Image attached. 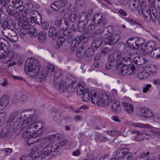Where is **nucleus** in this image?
I'll list each match as a JSON object with an SVG mask.
<instances>
[{
    "mask_svg": "<svg viewBox=\"0 0 160 160\" xmlns=\"http://www.w3.org/2000/svg\"><path fill=\"white\" fill-rule=\"evenodd\" d=\"M133 62L138 65H141L144 64L143 58L141 56L135 57L133 59Z\"/></svg>",
    "mask_w": 160,
    "mask_h": 160,
    "instance_id": "c85d7f7f",
    "label": "nucleus"
},
{
    "mask_svg": "<svg viewBox=\"0 0 160 160\" xmlns=\"http://www.w3.org/2000/svg\"><path fill=\"white\" fill-rule=\"evenodd\" d=\"M121 34L120 30H116L112 35L110 32L105 34L104 41L106 45H113L117 43L119 41Z\"/></svg>",
    "mask_w": 160,
    "mask_h": 160,
    "instance_id": "20e7f679",
    "label": "nucleus"
},
{
    "mask_svg": "<svg viewBox=\"0 0 160 160\" xmlns=\"http://www.w3.org/2000/svg\"><path fill=\"white\" fill-rule=\"evenodd\" d=\"M68 21H70L71 22H74L77 17V15L75 12H69L68 14Z\"/></svg>",
    "mask_w": 160,
    "mask_h": 160,
    "instance_id": "f704fd0d",
    "label": "nucleus"
},
{
    "mask_svg": "<svg viewBox=\"0 0 160 160\" xmlns=\"http://www.w3.org/2000/svg\"><path fill=\"white\" fill-rule=\"evenodd\" d=\"M58 91L60 92H63L65 91H67V88L65 84L63 83L60 84L58 87L57 88Z\"/></svg>",
    "mask_w": 160,
    "mask_h": 160,
    "instance_id": "6e6d98bb",
    "label": "nucleus"
},
{
    "mask_svg": "<svg viewBox=\"0 0 160 160\" xmlns=\"http://www.w3.org/2000/svg\"><path fill=\"white\" fill-rule=\"evenodd\" d=\"M144 42V39L142 38H138L135 42V48H138L142 46Z\"/></svg>",
    "mask_w": 160,
    "mask_h": 160,
    "instance_id": "58836bf2",
    "label": "nucleus"
},
{
    "mask_svg": "<svg viewBox=\"0 0 160 160\" xmlns=\"http://www.w3.org/2000/svg\"><path fill=\"white\" fill-rule=\"evenodd\" d=\"M59 2L58 1H56L51 4V7L54 10L57 11L60 9Z\"/></svg>",
    "mask_w": 160,
    "mask_h": 160,
    "instance_id": "864d4df0",
    "label": "nucleus"
},
{
    "mask_svg": "<svg viewBox=\"0 0 160 160\" xmlns=\"http://www.w3.org/2000/svg\"><path fill=\"white\" fill-rule=\"evenodd\" d=\"M76 39L78 40L80 42H82L84 43L88 41V34H81L80 36L76 37Z\"/></svg>",
    "mask_w": 160,
    "mask_h": 160,
    "instance_id": "cd10ccee",
    "label": "nucleus"
},
{
    "mask_svg": "<svg viewBox=\"0 0 160 160\" xmlns=\"http://www.w3.org/2000/svg\"><path fill=\"white\" fill-rule=\"evenodd\" d=\"M19 24L21 26L20 28L29 29L31 27V26L29 24L28 21L27 20V18L20 19Z\"/></svg>",
    "mask_w": 160,
    "mask_h": 160,
    "instance_id": "f3484780",
    "label": "nucleus"
},
{
    "mask_svg": "<svg viewBox=\"0 0 160 160\" xmlns=\"http://www.w3.org/2000/svg\"><path fill=\"white\" fill-rule=\"evenodd\" d=\"M123 58L122 57L121 52L119 51L117 52L116 58L117 61L115 65V68H118L121 64H123L122 62Z\"/></svg>",
    "mask_w": 160,
    "mask_h": 160,
    "instance_id": "a211bd4d",
    "label": "nucleus"
},
{
    "mask_svg": "<svg viewBox=\"0 0 160 160\" xmlns=\"http://www.w3.org/2000/svg\"><path fill=\"white\" fill-rule=\"evenodd\" d=\"M115 54H111L108 58V61L109 62H112L113 61L116 60V58L115 57Z\"/></svg>",
    "mask_w": 160,
    "mask_h": 160,
    "instance_id": "338daca9",
    "label": "nucleus"
},
{
    "mask_svg": "<svg viewBox=\"0 0 160 160\" xmlns=\"http://www.w3.org/2000/svg\"><path fill=\"white\" fill-rule=\"evenodd\" d=\"M11 126L9 122H7L6 125L3 128L1 131L0 136L2 138L7 137L9 134Z\"/></svg>",
    "mask_w": 160,
    "mask_h": 160,
    "instance_id": "f8f14e48",
    "label": "nucleus"
},
{
    "mask_svg": "<svg viewBox=\"0 0 160 160\" xmlns=\"http://www.w3.org/2000/svg\"><path fill=\"white\" fill-rule=\"evenodd\" d=\"M128 152V149L125 148L116 150L114 151L115 155V158H115V160H116V158L118 159L123 157Z\"/></svg>",
    "mask_w": 160,
    "mask_h": 160,
    "instance_id": "2eb2a0df",
    "label": "nucleus"
},
{
    "mask_svg": "<svg viewBox=\"0 0 160 160\" xmlns=\"http://www.w3.org/2000/svg\"><path fill=\"white\" fill-rule=\"evenodd\" d=\"M12 3L16 7L14 15L16 17L19 14L20 15V13L24 9V7L22 5V2L21 0H12Z\"/></svg>",
    "mask_w": 160,
    "mask_h": 160,
    "instance_id": "9d476101",
    "label": "nucleus"
},
{
    "mask_svg": "<svg viewBox=\"0 0 160 160\" xmlns=\"http://www.w3.org/2000/svg\"><path fill=\"white\" fill-rule=\"evenodd\" d=\"M63 19L64 20V18H57L55 21L54 24L56 26L59 28H61L62 29H63V28L62 27L63 25L62 21Z\"/></svg>",
    "mask_w": 160,
    "mask_h": 160,
    "instance_id": "a19ab883",
    "label": "nucleus"
},
{
    "mask_svg": "<svg viewBox=\"0 0 160 160\" xmlns=\"http://www.w3.org/2000/svg\"><path fill=\"white\" fill-rule=\"evenodd\" d=\"M149 109L146 108H140L138 109V114L146 117H149Z\"/></svg>",
    "mask_w": 160,
    "mask_h": 160,
    "instance_id": "412c9836",
    "label": "nucleus"
},
{
    "mask_svg": "<svg viewBox=\"0 0 160 160\" xmlns=\"http://www.w3.org/2000/svg\"><path fill=\"white\" fill-rule=\"evenodd\" d=\"M48 35L50 37L58 36L59 33L54 27H51L49 30Z\"/></svg>",
    "mask_w": 160,
    "mask_h": 160,
    "instance_id": "393cba45",
    "label": "nucleus"
},
{
    "mask_svg": "<svg viewBox=\"0 0 160 160\" xmlns=\"http://www.w3.org/2000/svg\"><path fill=\"white\" fill-rule=\"evenodd\" d=\"M100 98L99 93H97L96 91L92 90L91 91V101L92 103L98 106Z\"/></svg>",
    "mask_w": 160,
    "mask_h": 160,
    "instance_id": "ddd939ff",
    "label": "nucleus"
},
{
    "mask_svg": "<svg viewBox=\"0 0 160 160\" xmlns=\"http://www.w3.org/2000/svg\"><path fill=\"white\" fill-rule=\"evenodd\" d=\"M29 12V11L28 10L23 9L20 13V15L19 14L18 16H17L16 18H19L20 19L21 18L24 19L25 18H27L25 17L28 14Z\"/></svg>",
    "mask_w": 160,
    "mask_h": 160,
    "instance_id": "c9c22d12",
    "label": "nucleus"
},
{
    "mask_svg": "<svg viewBox=\"0 0 160 160\" xmlns=\"http://www.w3.org/2000/svg\"><path fill=\"white\" fill-rule=\"evenodd\" d=\"M103 42L101 36H99L94 39L92 44V48L97 49L101 45Z\"/></svg>",
    "mask_w": 160,
    "mask_h": 160,
    "instance_id": "dca6fc26",
    "label": "nucleus"
},
{
    "mask_svg": "<svg viewBox=\"0 0 160 160\" xmlns=\"http://www.w3.org/2000/svg\"><path fill=\"white\" fill-rule=\"evenodd\" d=\"M115 68L117 69L118 74L122 76L126 75L130 70L131 72L129 74L133 75L136 69L134 65H126V64L125 63L121 64L118 68Z\"/></svg>",
    "mask_w": 160,
    "mask_h": 160,
    "instance_id": "39448f33",
    "label": "nucleus"
},
{
    "mask_svg": "<svg viewBox=\"0 0 160 160\" xmlns=\"http://www.w3.org/2000/svg\"><path fill=\"white\" fill-rule=\"evenodd\" d=\"M146 0H139V5L140 7L141 13H142L143 10L146 7Z\"/></svg>",
    "mask_w": 160,
    "mask_h": 160,
    "instance_id": "49530a36",
    "label": "nucleus"
},
{
    "mask_svg": "<svg viewBox=\"0 0 160 160\" xmlns=\"http://www.w3.org/2000/svg\"><path fill=\"white\" fill-rule=\"evenodd\" d=\"M8 102V97L5 95H3L1 98L0 103L3 107H5Z\"/></svg>",
    "mask_w": 160,
    "mask_h": 160,
    "instance_id": "bb28decb",
    "label": "nucleus"
},
{
    "mask_svg": "<svg viewBox=\"0 0 160 160\" xmlns=\"http://www.w3.org/2000/svg\"><path fill=\"white\" fill-rule=\"evenodd\" d=\"M123 58L122 57L121 52L119 51L117 52L116 58L117 61L115 65V68H118L121 64H123L122 62Z\"/></svg>",
    "mask_w": 160,
    "mask_h": 160,
    "instance_id": "6ab92c4d",
    "label": "nucleus"
},
{
    "mask_svg": "<svg viewBox=\"0 0 160 160\" xmlns=\"http://www.w3.org/2000/svg\"><path fill=\"white\" fill-rule=\"evenodd\" d=\"M86 50L83 47H80L77 51L76 55L78 57H82L85 55Z\"/></svg>",
    "mask_w": 160,
    "mask_h": 160,
    "instance_id": "c756f323",
    "label": "nucleus"
},
{
    "mask_svg": "<svg viewBox=\"0 0 160 160\" xmlns=\"http://www.w3.org/2000/svg\"><path fill=\"white\" fill-rule=\"evenodd\" d=\"M40 124H41V126L39 128H38V127L39 126V125H38L37 124H35V123H31V124L29 125L28 126H29L28 127V128H29V129H30L31 128H32L33 127H34V128L35 129H38V130L40 129L43 126L44 124L43 123V122H41L40 123Z\"/></svg>",
    "mask_w": 160,
    "mask_h": 160,
    "instance_id": "4d7b16f0",
    "label": "nucleus"
},
{
    "mask_svg": "<svg viewBox=\"0 0 160 160\" xmlns=\"http://www.w3.org/2000/svg\"><path fill=\"white\" fill-rule=\"evenodd\" d=\"M81 94L82 95V100L85 102H87L90 99L91 96V92H90L89 89L85 88L84 92Z\"/></svg>",
    "mask_w": 160,
    "mask_h": 160,
    "instance_id": "aec40b11",
    "label": "nucleus"
},
{
    "mask_svg": "<svg viewBox=\"0 0 160 160\" xmlns=\"http://www.w3.org/2000/svg\"><path fill=\"white\" fill-rule=\"evenodd\" d=\"M149 73L147 72L144 71L138 74V77L140 79L145 80L149 76Z\"/></svg>",
    "mask_w": 160,
    "mask_h": 160,
    "instance_id": "72a5a7b5",
    "label": "nucleus"
},
{
    "mask_svg": "<svg viewBox=\"0 0 160 160\" xmlns=\"http://www.w3.org/2000/svg\"><path fill=\"white\" fill-rule=\"evenodd\" d=\"M148 8L146 10V12L143 14V17L145 20L149 22L150 19V6H148Z\"/></svg>",
    "mask_w": 160,
    "mask_h": 160,
    "instance_id": "4c0bfd02",
    "label": "nucleus"
},
{
    "mask_svg": "<svg viewBox=\"0 0 160 160\" xmlns=\"http://www.w3.org/2000/svg\"><path fill=\"white\" fill-rule=\"evenodd\" d=\"M28 34L32 37H34L37 35V31L35 29L32 28L28 30Z\"/></svg>",
    "mask_w": 160,
    "mask_h": 160,
    "instance_id": "c03bdc74",
    "label": "nucleus"
},
{
    "mask_svg": "<svg viewBox=\"0 0 160 160\" xmlns=\"http://www.w3.org/2000/svg\"><path fill=\"white\" fill-rule=\"evenodd\" d=\"M43 146V144H41L35 146L32 149L31 152L29 154L30 157L32 159H35L39 158L41 155V152L38 151Z\"/></svg>",
    "mask_w": 160,
    "mask_h": 160,
    "instance_id": "1a4fd4ad",
    "label": "nucleus"
},
{
    "mask_svg": "<svg viewBox=\"0 0 160 160\" xmlns=\"http://www.w3.org/2000/svg\"><path fill=\"white\" fill-rule=\"evenodd\" d=\"M38 38L40 41L42 42H44L46 39V34L44 31H41L39 32Z\"/></svg>",
    "mask_w": 160,
    "mask_h": 160,
    "instance_id": "7c9ffc66",
    "label": "nucleus"
},
{
    "mask_svg": "<svg viewBox=\"0 0 160 160\" xmlns=\"http://www.w3.org/2000/svg\"><path fill=\"white\" fill-rule=\"evenodd\" d=\"M65 39L63 38L60 37L58 38L57 42V44L58 48H59L60 46L62 45L65 41Z\"/></svg>",
    "mask_w": 160,
    "mask_h": 160,
    "instance_id": "052dcab7",
    "label": "nucleus"
},
{
    "mask_svg": "<svg viewBox=\"0 0 160 160\" xmlns=\"http://www.w3.org/2000/svg\"><path fill=\"white\" fill-rule=\"evenodd\" d=\"M80 43L79 41L78 40H77L75 38L74 41V43H73L72 45L71 50L74 52L78 47Z\"/></svg>",
    "mask_w": 160,
    "mask_h": 160,
    "instance_id": "09e8293b",
    "label": "nucleus"
},
{
    "mask_svg": "<svg viewBox=\"0 0 160 160\" xmlns=\"http://www.w3.org/2000/svg\"><path fill=\"white\" fill-rule=\"evenodd\" d=\"M31 132L28 130V129H27L22 134V137L26 139H29V138H32L33 137L36 136L37 134L36 133H33L31 134Z\"/></svg>",
    "mask_w": 160,
    "mask_h": 160,
    "instance_id": "b1692460",
    "label": "nucleus"
},
{
    "mask_svg": "<svg viewBox=\"0 0 160 160\" xmlns=\"http://www.w3.org/2000/svg\"><path fill=\"white\" fill-rule=\"evenodd\" d=\"M28 112L27 115H22L18 118L14 123V126L18 129L20 128L22 130L27 127L33 122L32 117L34 114V110L33 109L27 110Z\"/></svg>",
    "mask_w": 160,
    "mask_h": 160,
    "instance_id": "f03ea898",
    "label": "nucleus"
},
{
    "mask_svg": "<svg viewBox=\"0 0 160 160\" xmlns=\"http://www.w3.org/2000/svg\"><path fill=\"white\" fill-rule=\"evenodd\" d=\"M37 136V135H36ZM37 136L36 137H33L32 138H29V139H27L24 140V143L26 146H29L30 145L33 143L35 142H39L41 141V138H38L36 140H33L34 138H36Z\"/></svg>",
    "mask_w": 160,
    "mask_h": 160,
    "instance_id": "5701e85b",
    "label": "nucleus"
},
{
    "mask_svg": "<svg viewBox=\"0 0 160 160\" xmlns=\"http://www.w3.org/2000/svg\"><path fill=\"white\" fill-rule=\"evenodd\" d=\"M132 157L131 155V154L128 152L123 157L121 160H132Z\"/></svg>",
    "mask_w": 160,
    "mask_h": 160,
    "instance_id": "680f3d73",
    "label": "nucleus"
},
{
    "mask_svg": "<svg viewBox=\"0 0 160 160\" xmlns=\"http://www.w3.org/2000/svg\"><path fill=\"white\" fill-rule=\"evenodd\" d=\"M12 23L8 22L7 21L3 22L2 24V28H3L2 30L6 29H10L8 27H10L12 25Z\"/></svg>",
    "mask_w": 160,
    "mask_h": 160,
    "instance_id": "bf43d9fd",
    "label": "nucleus"
},
{
    "mask_svg": "<svg viewBox=\"0 0 160 160\" xmlns=\"http://www.w3.org/2000/svg\"><path fill=\"white\" fill-rule=\"evenodd\" d=\"M110 101L111 102L109 97L107 94H103L101 96L98 106L101 107L105 106L108 104Z\"/></svg>",
    "mask_w": 160,
    "mask_h": 160,
    "instance_id": "4468645a",
    "label": "nucleus"
},
{
    "mask_svg": "<svg viewBox=\"0 0 160 160\" xmlns=\"http://www.w3.org/2000/svg\"><path fill=\"white\" fill-rule=\"evenodd\" d=\"M149 154V152H148L147 153L145 152L141 153L138 157V158L146 159V160H149V157L148 155Z\"/></svg>",
    "mask_w": 160,
    "mask_h": 160,
    "instance_id": "de8ad7c7",
    "label": "nucleus"
},
{
    "mask_svg": "<svg viewBox=\"0 0 160 160\" xmlns=\"http://www.w3.org/2000/svg\"><path fill=\"white\" fill-rule=\"evenodd\" d=\"M132 126L135 127H138L139 128H150V125L148 124H144L139 122L136 123L135 124H133Z\"/></svg>",
    "mask_w": 160,
    "mask_h": 160,
    "instance_id": "5fc2aeb1",
    "label": "nucleus"
},
{
    "mask_svg": "<svg viewBox=\"0 0 160 160\" xmlns=\"http://www.w3.org/2000/svg\"><path fill=\"white\" fill-rule=\"evenodd\" d=\"M74 83L69 84L67 88V91L68 92H73L74 91L75 89V86L74 85Z\"/></svg>",
    "mask_w": 160,
    "mask_h": 160,
    "instance_id": "13d9d810",
    "label": "nucleus"
},
{
    "mask_svg": "<svg viewBox=\"0 0 160 160\" xmlns=\"http://www.w3.org/2000/svg\"><path fill=\"white\" fill-rule=\"evenodd\" d=\"M131 101V99L126 97L124 101L121 102V104L123 107L124 111L129 114L132 113L134 110L133 105L129 103Z\"/></svg>",
    "mask_w": 160,
    "mask_h": 160,
    "instance_id": "6e6552de",
    "label": "nucleus"
},
{
    "mask_svg": "<svg viewBox=\"0 0 160 160\" xmlns=\"http://www.w3.org/2000/svg\"><path fill=\"white\" fill-rule=\"evenodd\" d=\"M125 63H126V65H129L131 62L132 61V58L130 57H124L122 60V61Z\"/></svg>",
    "mask_w": 160,
    "mask_h": 160,
    "instance_id": "e2e57ef3",
    "label": "nucleus"
},
{
    "mask_svg": "<svg viewBox=\"0 0 160 160\" xmlns=\"http://www.w3.org/2000/svg\"><path fill=\"white\" fill-rule=\"evenodd\" d=\"M6 13L8 15L15 17V12H14L15 9L14 8L12 5H8V8H7Z\"/></svg>",
    "mask_w": 160,
    "mask_h": 160,
    "instance_id": "473e14b6",
    "label": "nucleus"
},
{
    "mask_svg": "<svg viewBox=\"0 0 160 160\" xmlns=\"http://www.w3.org/2000/svg\"><path fill=\"white\" fill-rule=\"evenodd\" d=\"M59 147L58 144L50 143L46 145L41 152V158H45L49 156L52 152H54Z\"/></svg>",
    "mask_w": 160,
    "mask_h": 160,
    "instance_id": "423d86ee",
    "label": "nucleus"
},
{
    "mask_svg": "<svg viewBox=\"0 0 160 160\" xmlns=\"http://www.w3.org/2000/svg\"><path fill=\"white\" fill-rule=\"evenodd\" d=\"M94 48H88L86 52H85V56L87 57H90L93 56L94 54V50H93Z\"/></svg>",
    "mask_w": 160,
    "mask_h": 160,
    "instance_id": "603ef678",
    "label": "nucleus"
},
{
    "mask_svg": "<svg viewBox=\"0 0 160 160\" xmlns=\"http://www.w3.org/2000/svg\"><path fill=\"white\" fill-rule=\"evenodd\" d=\"M129 8L132 11H135L136 10L138 7V2H129Z\"/></svg>",
    "mask_w": 160,
    "mask_h": 160,
    "instance_id": "ea45409f",
    "label": "nucleus"
},
{
    "mask_svg": "<svg viewBox=\"0 0 160 160\" xmlns=\"http://www.w3.org/2000/svg\"><path fill=\"white\" fill-rule=\"evenodd\" d=\"M92 22L89 26L90 28L92 30L95 28V25H99L102 27L101 29H98L94 31L92 35V37H96L99 34H102L104 31L103 28L105 25L107 23V20L106 18L103 16L100 13L96 14L92 20Z\"/></svg>",
    "mask_w": 160,
    "mask_h": 160,
    "instance_id": "7ed1b4c3",
    "label": "nucleus"
},
{
    "mask_svg": "<svg viewBox=\"0 0 160 160\" xmlns=\"http://www.w3.org/2000/svg\"><path fill=\"white\" fill-rule=\"evenodd\" d=\"M47 68L48 69L47 73L48 74L49 72L53 71L54 69V65L51 64H48L47 66Z\"/></svg>",
    "mask_w": 160,
    "mask_h": 160,
    "instance_id": "0e129e2a",
    "label": "nucleus"
},
{
    "mask_svg": "<svg viewBox=\"0 0 160 160\" xmlns=\"http://www.w3.org/2000/svg\"><path fill=\"white\" fill-rule=\"evenodd\" d=\"M112 110L115 112H117L120 110V105L118 101H115L112 103L111 106Z\"/></svg>",
    "mask_w": 160,
    "mask_h": 160,
    "instance_id": "4be33fe9",
    "label": "nucleus"
},
{
    "mask_svg": "<svg viewBox=\"0 0 160 160\" xmlns=\"http://www.w3.org/2000/svg\"><path fill=\"white\" fill-rule=\"evenodd\" d=\"M2 33L11 42L15 43L18 41V37L15 31L10 29H6L2 30Z\"/></svg>",
    "mask_w": 160,
    "mask_h": 160,
    "instance_id": "0eeeda50",
    "label": "nucleus"
},
{
    "mask_svg": "<svg viewBox=\"0 0 160 160\" xmlns=\"http://www.w3.org/2000/svg\"><path fill=\"white\" fill-rule=\"evenodd\" d=\"M142 136L144 137L147 139H149L150 137L149 134L147 133H143L142 135L140 133L137 134V135L135 137V139L137 141H141L143 139Z\"/></svg>",
    "mask_w": 160,
    "mask_h": 160,
    "instance_id": "a878e982",
    "label": "nucleus"
},
{
    "mask_svg": "<svg viewBox=\"0 0 160 160\" xmlns=\"http://www.w3.org/2000/svg\"><path fill=\"white\" fill-rule=\"evenodd\" d=\"M71 30L69 28H66L63 31V34L65 36H69L71 34Z\"/></svg>",
    "mask_w": 160,
    "mask_h": 160,
    "instance_id": "69168bd1",
    "label": "nucleus"
},
{
    "mask_svg": "<svg viewBox=\"0 0 160 160\" xmlns=\"http://www.w3.org/2000/svg\"><path fill=\"white\" fill-rule=\"evenodd\" d=\"M84 83L82 82H80L78 84L77 88V92H79V94H81L83 93L84 91Z\"/></svg>",
    "mask_w": 160,
    "mask_h": 160,
    "instance_id": "79ce46f5",
    "label": "nucleus"
},
{
    "mask_svg": "<svg viewBox=\"0 0 160 160\" xmlns=\"http://www.w3.org/2000/svg\"><path fill=\"white\" fill-rule=\"evenodd\" d=\"M158 52L157 48L154 49L152 51H151V57L154 58L158 59Z\"/></svg>",
    "mask_w": 160,
    "mask_h": 160,
    "instance_id": "37998d69",
    "label": "nucleus"
},
{
    "mask_svg": "<svg viewBox=\"0 0 160 160\" xmlns=\"http://www.w3.org/2000/svg\"><path fill=\"white\" fill-rule=\"evenodd\" d=\"M8 47V46L5 45L3 43H0V58L3 56V53L5 52L4 48L8 49L9 48V47Z\"/></svg>",
    "mask_w": 160,
    "mask_h": 160,
    "instance_id": "e433bc0d",
    "label": "nucleus"
},
{
    "mask_svg": "<svg viewBox=\"0 0 160 160\" xmlns=\"http://www.w3.org/2000/svg\"><path fill=\"white\" fill-rule=\"evenodd\" d=\"M2 151L1 152V154H4L5 156H6L8 155L9 154L12 152V149L11 148H3L1 150Z\"/></svg>",
    "mask_w": 160,
    "mask_h": 160,
    "instance_id": "8fccbe9b",
    "label": "nucleus"
},
{
    "mask_svg": "<svg viewBox=\"0 0 160 160\" xmlns=\"http://www.w3.org/2000/svg\"><path fill=\"white\" fill-rule=\"evenodd\" d=\"M35 23H37L38 25H40L42 22L41 18L40 16L38 15V16H35Z\"/></svg>",
    "mask_w": 160,
    "mask_h": 160,
    "instance_id": "774afa93",
    "label": "nucleus"
},
{
    "mask_svg": "<svg viewBox=\"0 0 160 160\" xmlns=\"http://www.w3.org/2000/svg\"><path fill=\"white\" fill-rule=\"evenodd\" d=\"M157 72V69L156 67L154 64L151 65V76L156 75Z\"/></svg>",
    "mask_w": 160,
    "mask_h": 160,
    "instance_id": "3c124183",
    "label": "nucleus"
},
{
    "mask_svg": "<svg viewBox=\"0 0 160 160\" xmlns=\"http://www.w3.org/2000/svg\"><path fill=\"white\" fill-rule=\"evenodd\" d=\"M15 54L14 52L12 51H9L7 53L5 51V52L3 53V56L0 59H1V62L2 63H7L14 58Z\"/></svg>",
    "mask_w": 160,
    "mask_h": 160,
    "instance_id": "9b49d317",
    "label": "nucleus"
},
{
    "mask_svg": "<svg viewBox=\"0 0 160 160\" xmlns=\"http://www.w3.org/2000/svg\"><path fill=\"white\" fill-rule=\"evenodd\" d=\"M117 96V91L115 89H113L111 90L110 95L108 96L110 98L111 102H112Z\"/></svg>",
    "mask_w": 160,
    "mask_h": 160,
    "instance_id": "2f4dec72",
    "label": "nucleus"
},
{
    "mask_svg": "<svg viewBox=\"0 0 160 160\" xmlns=\"http://www.w3.org/2000/svg\"><path fill=\"white\" fill-rule=\"evenodd\" d=\"M40 67V63L37 59H31L26 61L24 69L28 76L34 77L38 75L36 78V80L43 82L46 80L48 74L46 70H43L39 73Z\"/></svg>",
    "mask_w": 160,
    "mask_h": 160,
    "instance_id": "f257e3e1",
    "label": "nucleus"
},
{
    "mask_svg": "<svg viewBox=\"0 0 160 160\" xmlns=\"http://www.w3.org/2000/svg\"><path fill=\"white\" fill-rule=\"evenodd\" d=\"M111 50L110 48L107 47H104L101 49L100 53L102 55H105L109 53Z\"/></svg>",
    "mask_w": 160,
    "mask_h": 160,
    "instance_id": "a18cd8bd",
    "label": "nucleus"
}]
</instances>
